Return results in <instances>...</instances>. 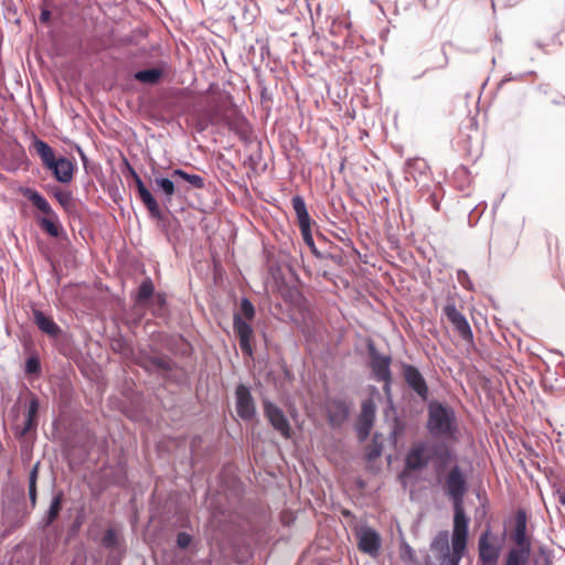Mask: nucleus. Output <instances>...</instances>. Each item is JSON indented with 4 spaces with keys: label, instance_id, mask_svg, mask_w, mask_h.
I'll list each match as a JSON object with an SVG mask.
<instances>
[{
    "label": "nucleus",
    "instance_id": "f257e3e1",
    "mask_svg": "<svg viewBox=\"0 0 565 565\" xmlns=\"http://www.w3.org/2000/svg\"><path fill=\"white\" fill-rule=\"evenodd\" d=\"M467 479L458 466H454L446 476L445 490L454 503V530L451 536V565H459L468 540L469 520L463 510V498L467 492Z\"/></svg>",
    "mask_w": 565,
    "mask_h": 565
},
{
    "label": "nucleus",
    "instance_id": "f03ea898",
    "mask_svg": "<svg viewBox=\"0 0 565 565\" xmlns=\"http://www.w3.org/2000/svg\"><path fill=\"white\" fill-rule=\"evenodd\" d=\"M427 429L433 437L446 440L456 439L458 424L455 411L440 402L428 405Z\"/></svg>",
    "mask_w": 565,
    "mask_h": 565
},
{
    "label": "nucleus",
    "instance_id": "7ed1b4c3",
    "mask_svg": "<svg viewBox=\"0 0 565 565\" xmlns=\"http://www.w3.org/2000/svg\"><path fill=\"white\" fill-rule=\"evenodd\" d=\"M29 151L41 159L43 167L54 174L61 182L71 181V161L65 158H56L52 147L41 140L33 131L29 134Z\"/></svg>",
    "mask_w": 565,
    "mask_h": 565
},
{
    "label": "nucleus",
    "instance_id": "20e7f679",
    "mask_svg": "<svg viewBox=\"0 0 565 565\" xmlns=\"http://www.w3.org/2000/svg\"><path fill=\"white\" fill-rule=\"evenodd\" d=\"M255 315L254 305L247 298H243L241 300V313H234L233 317V328L238 338L241 350L248 358H253L254 354V331L249 322L255 318Z\"/></svg>",
    "mask_w": 565,
    "mask_h": 565
},
{
    "label": "nucleus",
    "instance_id": "39448f33",
    "mask_svg": "<svg viewBox=\"0 0 565 565\" xmlns=\"http://www.w3.org/2000/svg\"><path fill=\"white\" fill-rule=\"evenodd\" d=\"M210 121L213 125L225 124L230 129L241 130L246 120L232 104L230 96L213 99L209 108Z\"/></svg>",
    "mask_w": 565,
    "mask_h": 565
},
{
    "label": "nucleus",
    "instance_id": "423d86ee",
    "mask_svg": "<svg viewBox=\"0 0 565 565\" xmlns=\"http://www.w3.org/2000/svg\"><path fill=\"white\" fill-rule=\"evenodd\" d=\"M434 456L443 460L447 459L449 456L448 448L446 446L435 445L433 449H430L427 443L420 441L414 444L405 458L406 469L413 471L419 470L426 467Z\"/></svg>",
    "mask_w": 565,
    "mask_h": 565
},
{
    "label": "nucleus",
    "instance_id": "0eeeda50",
    "mask_svg": "<svg viewBox=\"0 0 565 565\" xmlns=\"http://www.w3.org/2000/svg\"><path fill=\"white\" fill-rule=\"evenodd\" d=\"M392 358L377 352L375 349L370 350V367L373 376L377 382H382L383 390L386 394L391 392L392 372H391Z\"/></svg>",
    "mask_w": 565,
    "mask_h": 565
},
{
    "label": "nucleus",
    "instance_id": "6e6552de",
    "mask_svg": "<svg viewBox=\"0 0 565 565\" xmlns=\"http://www.w3.org/2000/svg\"><path fill=\"white\" fill-rule=\"evenodd\" d=\"M443 311L448 321L452 324L456 332L459 334V337L462 340L472 343L473 333L470 328V324L467 321L466 317L456 308L455 301L452 299L447 300V303L445 305Z\"/></svg>",
    "mask_w": 565,
    "mask_h": 565
},
{
    "label": "nucleus",
    "instance_id": "1a4fd4ad",
    "mask_svg": "<svg viewBox=\"0 0 565 565\" xmlns=\"http://www.w3.org/2000/svg\"><path fill=\"white\" fill-rule=\"evenodd\" d=\"M125 163L127 166L129 174L132 177V179L135 181L139 199L141 200V202L148 210L149 214L154 218H158V220L162 218V211H161L157 200L153 198L151 192L147 189V186L142 182L141 178L136 172V170L129 164V162L127 160H125Z\"/></svg>",
    "mask_w": 565,
    "mask_h": 565
},
{
    "label": "nucleus",
    "instance_id": "9d476101",
    "mask_svg": "<svg viewBox=\"0 0 565 565\" xmlns=\"http://www.w3.org/2000/svg\"><path fill=\"white\" fill-rule=\"evenodd\" d=\"M402 375L408 387L413 390L420 399L426 401L428 398V385L423 374L416 366L403 363Z\"/></svg>",
    "mask_w": 565,
    "mask_h": 565
},
{
    "label": "nucleus",
    "instance_id": "9b49d317",
    "mask_svg": "<svg viewBox=\"0 0 565 565\" xmlns=\"http://www.w3.org/2000/svg\"><path fill=\"white\" fill-rule=\"evenodd\" d=\"M479 561L483 565H495L500 556V546L495 545V537L488 529L479 537Z\"/></svg>",
    "mask_w": 565,
    "mask_h": 565
},
{
    "label": "nucleus",
    "instance_id": "f8f14e48",
    "mask_svg": "<svg viewBox=\"0 0 565 565\" xmlns=\"http://www.w3.org/2000/svg\"><path fill=\"white\" fill-rule=\"evenodd\" d=\"M264 413L275 430L286 439L291 437L290 424L284 412L277 405L270 402H264Z\"/></svg>",
    "mask_w": 565,
    "mask_h": 565
},
{
    "label": "nucleus",
    "instance_id": "ddd939ff",
    "mask_svg": "<svg viewBox=\"0 0 565 565\" xmlns=\"http://www.w3.org/2000/svg\"><path fill=\"white\" fill-rule=\"evenodd\" d=\"M236 412L244 420H250L256 414L254 398L247 386L239 384L235 391Z\"/></svg>",
    "mask_w": 565,
    "mask_h": 565
},
{
    "label": "nucleus",
    "instance_id": "4468645a",
    "mask_svg": "<svg viewBox=\"0 0 565 565\" xmlns=\"http://www.w3.org/2000/svg\"><path fill=\"white\" fill-rule=\"evenodd\" d=\"M358 547L361 552L375 556L381 548V537L379 533L370 527L362 529L358 534Z\"/></svg>",
    "mask_w": 565,
    "mask_h": 565
},
{
    "label": "nucleus",
    "instance_id": "2eb2a0df",
    "mask_svg": "<svg viewBox=\"0 0 565 565\" xmlns=\"http://www.w3.org/2000/svg\"><path fill=\"white\" fill-rule=\"evenodd\" d=\"M513 541L523 552L531 551V544L526 537V514L524 511H518L515 515Z\"/></svg>",
    "mask_w": 565,
    "mask_h": 565
},
{
    "label": "nucleus",
    "instance_id": "dca6fc26",
    "mask_svg": "<svg viewBox=\"0 0 565 565\" xmlns=\"http://www.w3.org/2000/svg\"><path fill=\"white\" fill-rule=\"evenodd\" d=\"M33 319L38 328L49 337L56 340L61 335V328L52 318L45 316L41 310H33Z\"/></svg>",
    "mask_w": 565,
    "mask_h": 565
},
{
    "label": "nucleus",
    "instance_id": "f3484780",
    "mask_svg": "<svg viewBox=\"0 0 565 565\" xmlns=\"http://www.w3.org/2000/svg\"><path fill=\"white\" fill-rule=\"evenodd\" d=\"M294 211L297 215L299 227L311 225V217L307 211V205L302 196L295 195L291 199Z\"/></svg>",
    "mask_w": 565,
    "mask_h": 565
},
{
    "label": "nucleus",
    "instance_id": "a211bd4d",
    "mask_svg": "<svg viewBox=\"0 0 565 565\" xmlns=\"http://www.w3.org/2000/svg\"><path fill=\"white\" fill-rule=\"evenodd\" d=\"M294 211L297 215L299 227L311 225V217L307 211V205L302 196L295 195L291 199Z\"/></svg>",
    "mask_w": 565,
    "mask_h": 565
},
{
    "label": "nucleus",
    "instance_id": "6ab92c4d",
    "mask_svg": "<svg viewBox=\"0 0 565 565\" xmlns=\"http://www.w3.org/2000/svg\"><path fill=\"white\" fill-rule=\"evenodd\" d=\"M329 420L332 425H340L348 416V407L341 401H333L328 406Z\"/></svg>",
    "mask_w": 565,
    "mask_h": 565
},
{
    "label": "nucleus",
    "instance_id": "aec40b11",
    "mask_svg": "<svg viewBox=\"0 0 565 565\" xmlns=\"http://www.w3.org/2000/svg\"><path fill=\"white\" fill-rule=\"evenodd\" d=\"M39 401L36 397H32L26 412L24 427L22 429V435H26L29 431L33 430L38 426V413H39Z\"/></svg>",
    "mask_w": 565,
    "mask_h": 565
},
{
    "label": "nucleus",
    "instance_id": "412c9836",
    "mask_svg": "<svg viewBox=\"0 0 565 565\" xmlns=\"http://www.w3.org/2000/svg\"><path fill=\"white\" fill-rule=\"evenodd\" d=\"M154 296V285L148 277L139 286L136 296V303L141 307H146L151 298Z\"/></svg>",
    "mask_w": 565,
    "mask_h": 565
},
{
    "label": "nucleus",
    "instance_id": "4be33fe9",
    "mask_svg": "<svg viewBox=\"0 0 565 565\" xmlns=\"http://www.w3.org/2000/svg\"><path fill=\"white\" fill-rule=\"evenodd\" d=\"M373 416H374L373 406L367 403L363 404L362 414H361V418H360V428H359V431H360V435L362 438H364L369 435L371 426H372Z\"/></svg>",
    "mask_w": 565,
    "mask_h": 565
},
{
    "label": "nucleus",
    "instance_id": "5701e85b",
    "mask_svg": "<svg viewBox=\"0 0 565 565\" xmlns=\"http://www.w3.org/2000/svg\"><path fill=\"white\" fill-rule=\"evenodd\" d=\"M171 178L177 182L179 179L190 183L195 189L204 188V179L199 174H190L182 169H174L171 172Z\"/></svg>",
    "mask_w": 565,
    "mask_h": 565
},
{
    "label": "nucleus",
    "instance_id": "b1692460",
    "mask_svg": "<svg viewBox=\"0 0 565 565\" xmlns=\"http://www.w3.org/2000/svg\"><path fill=\"white\" fill-rule=\"evenodd\" d=\"M171 178L177 182L179 179L190 183L195 189L204 188V179L199 174H190L182 169H174L171 172Z\"/></svg>",
    "mask_w": 565,
    "mask_h": 565
},
{
    "label": "nucleus",
    "instance_id": "393cba45",
    "mask_svg": "<svg viewBox=\"0 0 565 565\" xmlns=\"http://www.w3.org/2000/svg\"><path fill=\"white\" fill-rule=\"evenodd\" d=\"M175 183H177V181L172 178L171 179H169V178H156L154 179V184L157 185L158 189H160L162 191L164 201L167 203L171 202L173 195L177 192Z\"/></svg>",
    "mask_w": 565,
    "mask_h": 565
},
{
    "label": "nucleus",
    "instance_id": "a878e982",
    "mask_svg": "<svg viewBox=\"0 0 565 565\" xmlns=\"http://www.w3.org/2000/svg\"><path fill=\"white\" fill-rule=\"evenodd\" d=\"M162 74L163 72L160 68H149L137 72L135 78L141 83L157 84L162 77Z\"/></svg>",
    "mask_w": 565,
    "mask_h": 565
},
{
    "label": "nucleus",
    "instance_id": "bb28decb",
    "mask_svg": "<svg viewBox=\"0 0 565 565\" xmlns=\"http://www.w3.org/2000/svg\"><path fill=\"white\" fill-rule=\"evenodd\" d=\"M28 198L35 207L45 214V216L53 214L49 202L39 192L29 190Z\"/></svg>",
    "mask_w": 565,
    "mask_h": 565
},
{
    "label": "nucleus",
    "instance_id": "cd10ccee",
    "mask_svg": "<svg viewBox=\"0 0 565 565\" xmlns=\"http://www.w3.org/2000/svg\"><path fill=\"white\" fill-rule=\"evenodd\" d=\"M40 225H41L42 230H44L51 236H54V237L58 236L61 226H60V223L56 220V216L54 214H51V215H47V216H44L43 218H41Z\"/></svg>",
    "mask_w": 565,
    "mask_h": 565
},
{
    "label": "nucleus",
    "instance_id": "c85d7f7f",
    "mask_svg": "<svg viewBox=\"0 0 565 565\" xmlns=\"http://www.w3.org/2000/svg\"><path fill=\"white\" fill-rule=\"evenodd\" d=\"M530 552H523L521 548L509 551L505 565H525Z\"/></svg>",
    "mask_w": 565,
    "mask_h": 565
},
{
    "label": "nucleus",
    "instance_id": "c756f323",
    "mask_svg": "<svg viewBox=\"0 0 565 565\" xmlns=\"http://www.w3.org/2000/svg\"><path fill=\"white\" fill-rule=\"evenodd\" d=\"M61 509H62V494L58 493L53 498L50 509L47 511V514L45 518V524L47 526L51 525L57 519Z\"/></svg>",
    "mask_w": 565,
    "mask_h": 565
},
{
    "label": "nucleus",
    "instance_id": "7c9ffc66",
    "mask_svg": "<svg viewBox=\"0 0 565 565\" xmlns=\"http://www.w3.org/2000/svg\"><path fill=\"white\" fill-rule=\"evenodd\" d=\"M39 473V463L34 465L29 475V498L32 507L36 504V481Z\"/></svg>",
    "mask_w": 565,
    "mask_h": 565
},
{
    "label": "nucleus",
    "instance_id": "2f4dec72",
    "mask_svg": "<svg viewBox=\"0 0 565 565\" xmlns=\"http://www.w3.org/2000/svg\"><path fill=\"white\" fill-rule=\"evenodd\" d=\"M431 550L436 552H445L448 556L449 554V542H448V533L440 532L431 543Z\"/></svg>",
    "mask_w": 565,
    "mask_h": 565
},
{
    "label": "nucleus",
    "instance_id": "473e14b6",
    "mask_svg": "<svg viewBox=\"0 0 565 565\" xmlns=\"http://www.w3.org/2000/svg\"><path fill=\"white\" fill-rule=\"evenodd\" d=\"M146 369L156 367L159 370H171V360L168 356H152L143 365Z\"/></svg>",
    "mask_w": 565,
    "mask_h": 565
},
{
    "label": "nucleus",
    "instance_id": "72a5a7b5",
    "mask_svg": "<svg viewBox=\"0 0 565 565\" xmlns=\"http://www.w3.org/2000/svg\"><path fill=\"white\" fill-rule=\"evenodd\" d=\"M41 371V363L39 358L30 356L25 362V373L26 374H39Z\"/></svg>",
    "mask_w": 565,
    "mask_h": 565
},
{
    "label": "nucleus",
    "instance_id": "f704fd0d",
    "mask_svg": "<svg viewBox=\"0 0 565 565\" xmlns=\"http://www.w3.org/2000/svg\"><path fill=\"white\" fill-rule=\"evenodd\" d=\"M103 544L106 547H114L117 544V533L113 529H108L103 536Z\"/></svg>",
    "mask_w": 565,
    "mask_h": 565
},
{
    "label": "nucleus",
    "instance_id": "c9c22d12",
    "mask_svg": "<svg viewBox=\"0 0 565 565\" xmlns=\"http://www.w3.org/2000/svg\"><path fill=\"white\" fill-rule=\"evenodd\" d=\"M299 228H300V233H301V236H302L305 243L308 246L313 247L315 246V242H313V237H312V234H311V225L302 226V227H299Z\"/></svg>",
    "mask_w": 565,
    "mask_h": 565
},
{
    "label": "nucleus",
    "instance_id": "e433bc0d",
    "mask_svg": "<svg viewBox=\"0 0 565 565\" xmlns=\"http://www.w3.org/2000/svg\"><path fill=\"white\" fill-rule=\"evenodd\" d=\"M192 542V537L190 534L185 532H180L177 536V545L180 548H186Z\"/></svg>",
    "mask_w": 565,
    "mask_h": 565
},
{
    "label": "nucleus",
    "instance_id": "4c0bfd02",
    "mask_svg": "<svg viewBox=\"0 0 565 565\" xmlns=\"http://www.w3.org/2000/svg\"><path fill=\"white\" fill-rule=\"evenodd\" d=\"M458 281L467 289H471V282L469 280L468 274L465 270H458L457 273Z\"/></svg>",
    "mask_w": 565,
    "mask_h": 565
},
{
    "label": "nucleus",
    "instance_id": "58836bf2",
    "mask_svg": "<svg viewBox=\"0 0 565 565\" xmlns=\"http://www.w3.org/2000/svg\"><path fill=\"white\" fill-rule=\"evenodd\" d=\"M152 298H153V302L156 305H158V307L160 309H162L166 306V295L164 294H161V292L154 294V296Z\"/></svg>",
    "mask_w": 565,
    "mask_h": 565
},
{
    "label": "nucleus",
    "instance_id": "ea45409f",
    "mask_svg": "<svg viewBox=\"0 0 565 565\" xmlns=\"http://www.w3.org/2000/svg\"><path fill=\"white\" fill-rule=\"evenodd\" d=\"M51 12L47 9H42L40 14L41 22L46 23L50 20Z\"/></svg>",
    "mask_w": 565,
    "mask_h": 565
},
{
    "label": "nucleus",
    "instance_id": "a19ab883",
    "mask_svg": "<svg viewBox=\"0 0 565 565\" xmlns=\"http://www.w3.org/2000/svg\"><path fill=\"white\" fill-rule=\"evenodd\" d=\"M58 200H60L61 204L64 205L65 209L67 210L68 209V205H67L68 204V198H67V195H62L61 194V195H58Z\"/></svg>",
    "mask_w": 565,
    "mask_h": 565
},
{
    "label": "nucleus",
    "instance_id": "79ce46f5",
    "mask_svg": "<svg viewBox=\"0 0 565 565\" xmlns=\"http://www.w3.org/2000/svg\"><path fill=\"white\" fill-rule=\"evenodd\" d=\"M559 502H561L562 504H565V495H561V497H559Z\"/></svg>",
    "mask_w": 565,
    "mask_h": 565
},
{
    "label": "nucleus",
    "instance_id": "37998d69",
    "mask_svg": "<svg viewBox=\"0 0 565 565\" xmlns=\"http://www.w3.org/2000/svg\"><path fill=\"white\" fill-rule=\"evenodd\" d=\"M63 81L65 82V85L68 86V81H67L66 76L63 77Z\"/></svg>",
    "mask_w": 565,
    "mask_h": 565
},
{
    "label": "nucleus",
    "instance_id": "c03bdc74",
    "mask_svg": "<svg viewBox=\"0 0 565 565\" xmlns=\"http://www.w3.org/2000/svg\"><path fill=\"white\" fill-rule=\"evenodd\" d=\"M77 151L83 156L81 148L77 147Z\"/></svg>",
    "mask_w": 565,
    "mask_h": 565
}]
</instances>
